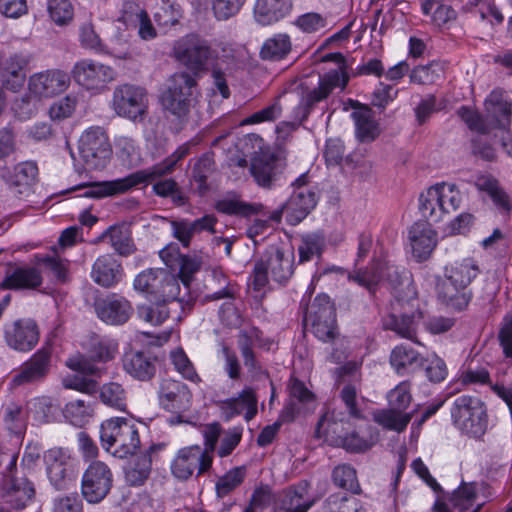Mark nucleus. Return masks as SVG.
Segmentation results:
<instances>
[{"instance_id":"obj_58","label":"nucleus","mask_w":512,"mask_h":512,"mask_svg":"<svg viewBox=\"0 0 512 512\" xmlns=\"http://www.w3.org/2000/svg\"><path fill=\"white\" fill-rule=\"evenodd\" d=\"M170 359L174 368L179 372L185 379L192 382H199L200 378L183 349L177 348L170 353Z\"/></svg>"},{"instance_id":"obj_13","label":"nucleus","mask_w":512,"mask_h":512,"mask_svg":"<svg viewBox=\"0 0 512 512\" xmlns=\"http://www.w3.org/2000/svg\"><path fill=\"white\" fill-rule=\"evenodd\" d=\"M72 76L74 81L86 91L101 94L116 79V71L110 65L86 58L74 64Z\"/></svg>"},{"instance_id":"obj_19","label":"nucleus","mask_w":512,"mask_h":512,"mask_svg":"<svg viewBox=\"0 0 512 512\" xmlns=\"http://www.w3.org/2000/svg\"><path fill=\"white\" fill-rule=\"evenodd\" d=\"M50 346H43L35 352L11 377L10 386L18 387L42 381L49 372Z\"/></svg>"},{"instance_id":"obj_41","label":"nucleus","mask_w":512,"mask_h":512,"mask_svg":"<svg viewBox=\"0 0 512 512\" xmlns=\"http://www.w3.org/2000/svg\"><path fill=\"white\" fill-rule=\"evenodd\" d=\"M291 39L288 34L279 33L265 40L260 56L264 60H281L291 51Z\"/></svg>"},{"instance_id":"obj_9","label":"nucleus","mask_w":512,"mask_h":512,"mask_svg":"<svg viewBox=\"0 0 512 512\" xmlns=\"http://www.w3.org/2000/svg\"><path fill=\"white\" fill-rule=\"evenodd\" d=\"M349 81L344 65L338 69L331 70L319 77L318 86L305 92L301 98L299 105L295 108V122L281 123V126L287 125L294 129L300 125L309 116L313 107L328 98L335 90H344Z\"/></svg>"},{"instance_id":"obj_10","label":"nucleus","mask_w":512,"mask_h":512,"mask_svg":"<svg viewBox=\"0 0 512 512\" xmlns=\"http://www.w3.org/2000/svg\"><path fill=\"white\" fill-rule=\"evenodd\" d=\"M455 426L471 437H481L487 430L488 419L484 403L477 397L462 395L451 408Z\"/></svg>"},{"instance_id":"obj_4","label":"nucleus","mask_w":512,"mask_h":512,"mask_svg":"<svg viewBox=\"0 0 512 512\" xmlns=\"http://www.w3.org/2000/svg\"><path fill=\"white\" fill-rule=\"evenodd\" d=\"M133 287L156 302L176 301L183 310H190L194 299L192 296H181L178 280L167 269L149 268L136 275Z\"/></svg>"},{"instance_id":"obj_42","label":"nucleus","mask_w":512,"mask_h":512,"mask_svg":"<svg viewBox=\"0 0 512 512\" xmlns=\"http://www.w3.org/2000/svg\"><path fill=\"white\" fill-rule=\"evenodd\" d=\"M419 210L428 221L439 222L443 219L441 202L435 185L420 194Z\"/></svg>"},{"instance_id":"obj_22","label":"nucleus","mask_w":512,"mask_h":512,"mask_svg":"<svg viewBox=\"0 0 512 512\" xmlns=\"http://www.w3.org/2000/svg\"><path fill=\"white\" fill-rule=\"evenodd\" d=\"M222 417L229 421L244 413V419L248 422L257 414L258 399L253 388L245 387L237 397L219 402Z\"/></svg>"},{"instance_id":"obj_52","label":"nucleus","mask_w":512,"mask_h":512,"mask_svg":"<svg viewBox=\"0 0 512 512\" xmlns=\"http://www.w3.org/2000/svg\"><path fill=\"white\" fill-rule=\"evenodd\" d=\"M443 76V67L440 63L431 62L427 65L415 67L410 73V81L418 85H431Z\"/></svg>"},{"instance_id":"obj_63","label":"nucleus","mask_w":512,"mask_h":512,"mask_svg":"<svg viewBox=\"0 0 512 512\" xmlns=\"http://www.w3.org/2000/svg\"><path fill=\"white\" fill-rule=\"evenodd\" d=\"M139 317L152 325L162 324L169 316V310L163 302L156 305H145L138 309Z\"/></svg>"},{"instance_id":"obj_8","label":"nucleus","mask_w":512,"mask_h":512,"mask_svg":"<svg viewBox=\"0 0 512 512\" xmlns=\"http://www.w3.org/2000/svg\"><path fill=\"white\" fill-rule=\"evenodd\" d=\"M102 447L119 458L136 453L140 446L138 429L127 418L117 417L104 421L100 428Z\"/></svg>"},{"instance_id":"obj_15","label":"nucleus","mask_w":512,"mask_h":512,"mask_svg":"<svg viewBox=\"0 0 512 512\" xmlns=\"http://www.w3.org/2000/svg\"><path fill=\"white\" fill-rule=\"evenodd\" d=\"M112 105L117 115L133 122L142 121L148 110L146 90L132 84H123L115 88Z\"/></svg>"},{"instance_id":"obj_35","label":"nucleus","mask_w":512,"mask_h":512,"mask_svg":"<svg viewBox=\"0 0 512 512\" xmlns=\"http://www.w3.org/2000/svg\"><path fill=\"white\" fill-rule=\"evenodd\" d=\"M41 284L42 275L39 266H23L8 272L2 282V287L6 289H35Z\"/></svg>"},{"instance_id":"obj_14","label":"nucleus","mask_w":512,"mask_h":512,"mask_svg":"<svg viewBox=\"0 0 512 512\" xmlns=\"http://www.w3.org/2000/svg\"><path fill=\"white\" fill-rule=\"evenodd\" d=\"M113 481L111 468L103 461L93 460L82 475V496L88 503H100L109 494Z\"/></svg>"},{"instance_id":"obj_5","label":"nucleus","mask_w":512,"mask_h":512,"mask_svg":"<svg viewBox=\"0 0 512 512\" xmlns=\"http://www.w3.org/2000/svg\"><path fill=\"white\" fill-rule=\"evenodd\" d=\"M230 49L221 45H210L196 34H188L173 45L174 57L189 70L201 72L208 65L227 61Z\"/></svg>"},{"instance_id":"obj_50","label":"nucleus","mask_w":512,"mask_h":512,"mask_svg":"<svg viewBox=\"0 0 512 512\" xmlns=\"http://www.w3.org/2000/svg\"><path fill=\"white\" fill-rule=\"evenodd\" d=\"M101 401L116 410L124 411L127 406V396L123 387L115 382L104 384L100 389Z\"/></svg>"},{"instance_id":"obj_6","label":"nucleus","mask_w":512,"mask_h":512,"mask_svg":"<svg viewBox=\"0 0 512 512\" xmlns=\"http://www.w3.org/2000/svg\"><path fill=\"white\" fill-rule=\"evenodd\" d=\"M198 96L196 80L188 73H175L168 80L167 88L162 93L161 103L179 125L189 119Z\"/></svg>"},{"instance_id":"obj_54","label":"nucleus","mask_w":512,"mask_h":512,"mask_svg":"<svg viewBox=\"0 0 512 512\" xmlns=\"http://www.w3.org/2000/svg\"><path fill=\"white\" fill-rule=\"evenodd\" d=\"M247 0H210L211 10L217 21H227L237 16Z\"/></svg>"},{"instance_id":"obj_45","label":"nucleus","mask_w":512,"mask_h":512,"mask_svg":"<svg viewBox=\"0 0 512 512\" xmlns=\"http://www.w3.org/2000/svg\"><path fill=\"white\" fill-rule=\"evenodd\" d=\"M375 421L386 429L401 432L411 420L410 413H403L393 407L383 409L374 414Z\"/></svg>"},{"instance_id":"obj_40","label":"nucleus","mask_w":512,"mask_h":512,"mask_svg":"<svg viewBox=\"0 0 512 512\" xmlns=\"http://www.w3.org/2000/svg\"><path fill=\"white\" fill-rule=\"evenodd\" d=\"M477 488L473 483H464L458 487L450 498V503L459 512H478L483 503L477 501Z\"/></svg>"},{"instance_id":"obj_17","label":"nucleus","mask_w":512,"mask_h":512,"mask_svg":"<svg viewBox=\"0 0 512 512\" xmlns=\"http://www.w3.org/2000/svg\"><path fill=\"white\" fill-rule=\"evenodd\" d=\"M44 462L50 484L56 490H65L73 480V459L68 450L52 448L45 452Z\"/></svg>"},{"instance_id":"obj_38","label":"nucleus","mask_w":512,"mask_h":512,"mask_svg":"<svg viewBox=\"0 0 512 512\" xmlns=\"http://www.w3.org/2000/svg\"><path fill=\"white\" fill-rule=\"evenodd\" d=\"M485 110L487 115L495 120L496 125L506 126L509 124L511 102L506 99L504 91L493 90L485 100Z\"/></svg>"},{"instance_id":"obj_31","label":"nucleus","mask_w":512,"mask_h":512,"mask_svg":"<svg viewBox=\"0 0 512 512\" xmlns=\"http://www.w3.org/2000/svg\"><path fill=\"white\" fill-rule=\"evenodd\" d=\"M28 63V57L23 54H13L3 62L1 79L6 89L16 92L23 87Z\"/></svg>"},{"instance_id":"obj_12","label":"nucleus","mask_w":512,"mask_h":512,"mask_svg":"<svg viewBox=\"0 0 512 512\" xmlns=\"http://www.w3.org/2000/svg\"><path fill=\"white\" fill-rule=\"evenodd\" d=\"M79 155L86 170H102L110 162L112 147L106 131L99 126L86 129L78 142Z\"/></svg>"},{"instance_id":"obj_44","label":"nucleus","mask_w":512,"mask_h":512,"mask_svg":"<svg viewBox=\"0 0 512 512\" xmlns=\"http://www.w3.org/2000/svg\"><path fill=\"white\" fill-rule=\"evenodd\" d=\"M26 411L14 402L8 403L3 409L2 421L7 430L20 436L26 429Z\"/></svg>"},{"instance_id":"obj_25","label":"nucleus","mask_w":512,"mask_h":512,"mask_svg":"<svg viewBox=\"0 0 512 512\" xmlns=\"http://www.w3.org/2000/svg\"><path fill=\"white\" fill-rule=\"evenodd\" d=\"M124 276L121 263L111 254L99 256L91 270L93 281L105 288H110L119 283Z\"/></svg>"},{"instance_id":"obj_64","label":"nucleus","mask_w":512,"mask_h":512,"mask_svg":"<svg viewBox=\"0 0 512 512\" xmlns=\"http://www.w3.org/2000/svg\"><path fill=\"white\" fill-rule=\"evenodd\" d=\"M79 41L83 48L101 53L104 50V44L95 32L92 23L87 22L79 28Z\"/></svg>"},{"instance_id":"obj_48","label":"nucleus","mask_w":512,"mask_h":512,"mask_svg":"<svg viewBox=\"0 0 512 512\" xmlns=\"http://www.w3.org/2000/svg\"><path fill=\"white\" fill-rule=\"evenodd\" d=\"M35 495L33 484L26 478L15 479L8 492V502L15 508H23Z\"/></svg>"},{"instance_id":"obj_46","label":"nucleus","mask_w":512,"mask_h":512,"mask_svg":"<svg viewBox=\"0 0 512 512\" xmlns=\"http://www.w3.org/2000/svg\"><path fill=\"white\" fill-rule=\"evenodd\" d=\"M325 248V236L320 232L303 235L298 247L300 262H307L320 257Z\"/></svg>"},{"instance_id":"obj_16","label":"nucleus","mask_w":512,"mask_h":512,"mask_svg":"<svg viewBox=\"0 0 512 512\" xmlns=\"http://www.w3.org/2000/svg\"><path fill=\"white\" fill-rule=\"evenodd\" d=\"M294 190L283 205L287 221L296 225L301 222L315 207L318 196L315 188L308 184L307 175H300L293 183Z\"/></svg>"},{"instance_id":"obj_29","label":"nucleus","mask_w":512,"mask_h":512,"mask_svg":"<svg viewBox=\"0 0 512 512\" xmlns=\"http://www.w3.org/2000/svg\"><path fill=\"white\" fill-rule=\"evenodd\" d=\"M353 107L355 110L352 112L351 117L355 124L356 138L362 143L374 141L379 136L380 129L372 109L358 102H355Z\"/></svg>"},{"instance_id":"obj_62","label":"nucleus","mask_w":512,"mask_h":512,"mask_svg":"<svg viewBox=\"0 0 512 512\" xmlns=\"http://www.w3.org/2000/svg\"><path fill=\"white\" fill-rule=\"evenodd\" d=\"M412 396L410 393V384L406 381L398 384L388 394L389 406L393 407L404 413L406 408L410 405Z\"/></svg>"},{"instance_id":"obj_53","label":"nucleus","mask_w":512,"mask_h":512,"mask_svg":"<svg viewBox=\"0 0 512 512\" xmlns=\"http://www.w3.org/2000/svg\"><path fill=\"white\" fill-rule=\"evenodd\" d=\"M47 10L52 21L58 26L69 24L74 17V8L69 0H47Z\"/></svg>"},{"instance_id":"obj_37","label":"nucleus","mask_w":512,"mask_h":512,"mask_svg":"<svg viewBox=\"0 0 512 512\" xmlns=\"http://www.w3.org/2000/svg\"><path fill=\"white\" fill-rule=\"evenodd\" d=\"M422 319L423 313L417 309L411 314H391L384 320L383 326L386 330H391L402 338L415 341L417 327Z\"/></svg>"},{"instance_id":"obj_23","label":"nucleus","mask_w":512,"mask_h":512,"mask_svg":"<svg viewBox=\"0 0 512 512\" xmlns=\"http://www.w3.org/2000/svg\"><path fill=\"white\" fill-rule=\"evenodd\" d=\"M97 316L105 323L122 325L126 323L133 313L131 303L124 297L112 294L96 302Z\"/></svg>"},{"instance_id":"obj_55","label":"nucleus","mask_w":512,"mask_h":512,"mask_svg":"<svg viewBox=\"0 0 512 512\" xmlns=\"http://www.w3.org/2000/svg\"><path fill=\"white\" fill-rule=\"evenodd\" d=\"M202 262L196 256H181L179 258V278L184 285V294L185 298H188L189 295V286L190 282L193 279V276L199 271L201 268Z\"/></svg>"},{"instance_id":"obj_24","label":"nucleus","mask_w":512,"mask_h":512,"mask_svg":"<svg viewBox=\"0 0 512 512\" xmlns=\"http://www.w3.org/2000/svg\"><path fill=\"white\" fill-rule=\"evenodd\" d=\"M289 402L280 415L281 422H290L296 415L314 409V395L297 379H291L289 385Z\"/></svg>"},{"instance_id":"obj_56","label":"nucleus","mask_w":512,"mask_h":512,"mask_svg":"<svg viewBox=\"0 0 512 512\" xmlns=\"http://www.w3.org/2000/svg\"><path fill=\"white\" fill-rule=\"evenodd\" d=\"M332 479L333 482L341 488L352 492H357L359 490L356 470L348 464H342L335 467L332 472Z\"/></svg>"},{"instance_id":"obj_43","label":"nucleus","mask_w":512,"mask_h":512,"mask_svg":"<svg viewBox=\"0 0 512 512\" xmlns=\"http://www.w3.org/2000/svg\"><path fill=\"white\" fill-rule=\"evenodd\" d=\"M260 205L250 204L242 201L237 196H226L216 202L215 208L218 212L235 215V216H249L258 213Z\"/></svg>"},{"instance_id":"obj_32","label":"nucleus","mask_w":512,"mask_h":512,"mask_svg":"<svg viewBox=\"0 0 512 512\" xmlns=\"http://www.w3.org/2000/svg\"><path fill=\"white\" fill-rule=\"evenodd\" d=\"M258 331L241 332L238 338V347L243 359V363L251 375L252 380H258L263 376H268L266 370L257 360L253 348L257 345Z\"/></svg>"},{"instance_id":"obj_1","label":"nucleus","mask_w":512,"mask_h":512,"mask_svg":"<svg viewBox=\"0 0 512 512\" xmlns=\"http://www.w3.org/2000/svg\"><path fill=\"white\" fill-rule=\"evenodd\" d=\"M478 262L463 258L449 263L444 268V279L437 285V297L447 308L464 310L472 299L469 285L479 275Z\"/></svg>"},{"instance_id":"obj_39","label":"nucleus","mask_w":512,"mask_h":512,"mask_svg":"<svg viewBox=\"0 0 512 512\" xmlns=\"http://www.w3.org/2000/svg\"><path fill=\"white\" fill-rule=\"evenodd\" d=\"M390 363L398 374H404L422 366V358L412 347L401 344L392 350Z\"/></svg>"},{"instance_id":"obj_61","label":"nucleus","mask_w":512,"mask_h":512,"mask_svg":"<svg viewBox=\"0 0 512 512\" xmlns=\"http://www.w3.org/2000/svg\"><path fill=\"white\" fill-rule=\"evenodd\" d=\"M245 476V469L236 467L229 470L225 475L220 477L216 483L218 495L224 496L230 493L238 485H240Z\"/></svg>"},{"instance_id":"obj_33","label":"nucleus","mask_w":512,"mask_h":512,"mask_svg":"<svg viewBox=\"0 0 512 512\" xmlns=\"http://www.w3.org/2000/svg\"><path fill=\"white\" fill-rule=\"evenodd\" d=\"M123 369L134 379L147 381L155 374L152 359L141 351H127L122 358Z\"/></svg>"},{"instance_id":"obj_28","label":"nucleus","mask_w":512,"mask_h":512,"mask_svg":"<svg viewBox=\"0 0 512 512\" xmlns=\"http://www.w3.org/2000/svg\"><path fill=\"white\" fill-rule=\"evenodd\" d=\"M159 394L161 404L168 411L187 409L190 405L191 393L180 381L163 380Z\"/></svg>"},{"instance_id":"obj_36","label":"nucleus","mask_w":512,"mask_h":512,"mask_svg":"<svg viewBox=\"0 0 512 512\" xmlns=\"http://www.w3.org/2000/svg\"><path fill=\"white\" fill-rule=\"evenodd\" d=\"M278 159L271 153L256 154L251 162L250 171L255 181L263 187H270L278 173Z\"/></svg>"},{"instance_id":"obj_26","label":"nucleus","mask_w":512,"mask_h":512,"mask_svg":"<svg viewBox=\"0 0 512 512\" xmlns=\"http://www.w3.org/2000/svg\"><path fill=\"white\" fill-rule=\"evenodd\" d=\"M38 177V167L33 161L20 162L4 176L9 189L18 195H27L31 192Z\"/></svg>"},{"instance_id":"obj_20","label":"nucleus","mask_w":512,"mask_h":512,"mask_svg":"<svg viewBox=\"0 0 512 512\" xmlns=\"http://www.w3.org/2000/svg\"><path fill=\"white\" fill-rule=\"evenodd\" d=\"M4 339L11 349L29 352L39 341V329L32 319H18L5 325Z\"/></svg>"},{"instance_id":"obj_2","label":"nucleus","mask_w":512,"mask_h":512,"mask_svg":"<svg viewBox=\"0 0 512 512\" xmlns=\"http://www.w3.org/2000/svg\"><path fill=\"white\" fill-rule=\"evenodd\" d=\"M204 447L191 445L179 449L171 462V472L179 480L189 479L195 471L197 475L207 472L213 463V453L221 435V424L207 423L201 426Z\"/></svg>"},{"instance_id":"obj_27","label":"nucleus","mask_w":512,"mask_h":512,"mask_svg":"<svg viewBox=\"0 0 512 512\" xmlns=\"http://www.w3.org/2000/svg\"><path fill=\"white\" fill-rule=\"evenodd\" d=\"M292 8V0H256L253 15L258 24L268 26L287 17Z\"/></svg>"},{"instance_id":"obj_51","label":"nucleus","mask_w":512,"mask_h":512,"mask_svg":"<svg viewBox=\"0 0 512 512\" xmlns=\"http://www.w3.org/2000/svg\"><path fill=\"white\" fill-rule=\"evenodd\" d=\"M323 512H366V510L357 498L334 494L325 501Z\"/></svg>"},{"instance_id":"obj_18","label":"nucleus","mask_w":512,"mask_h":512,"mask_svg":"<svg viewBox=\"0 0 512 512\" xmlns=\"http://www.w3.org/2000/svg\"><path fill=\"white\" fill-rule=\"evenodd\" d=\"M70 76L60 69H48L32 74L28 80L31 94L39 98H51L65 92L70 86Z\"/></svg>"},{"instance_id":"obj_49","label":"nucleus","mask_w":512,"mask_h":512,"mask_svg":"<svg viewBox=\"0 0 512 512\" xmlns=\"http://www.w3.org/2000/svg\"><path fill=\"white\" fill-rule=\"evenodd\" d=\"M104 237L109 238V243L121 256H129L135 251L129 231L122 227H110Z\"/></svg>"},{"instance_id":"obj_30","label":"nucleus","mask_w":512,"mask_h":512,"mask_svg":"<svg viewBox=\"0 0 512 512\" xmlns=\"http://www.w3.org/2000/svg\"><path fill=\"white\" fill-rule=\"evenodd\" d=\"M313 504L308 493V483L301 482L283 493L274 512H307Z\"/></svg>"},{"instance_id":"obj_57","label":"nucleus","mask_w":512,"mask_h":512,"mask_svg":"<svg viewBox=\"0 0 512 512\" xmlns=\"http://www.w3.org/2000/svg\"><path fill=\"white\" fill-rule=\"evenodd\" d=\"M243 429L241 427H232L224 431L221 427V435L219 447L215 449L217 455L221 458L229 456L233 450L239 445L242 439Z\"/></svg>"},{"instance_id":"obj_11","label":"nucleus","mask_w":512,"mask_h":512,"mask_svg":"<svg viewBox=\"0 0 512 512\" xmlns=\"http://www.w3.org/2000/svg\"><path fill=\"white\" fill-rule=\"evenodd\" d=\"M304 325L323 342L333 341L338 336L335 308L328 295L316 296L305 308Z\"/></svg>"},{"instance_id":"obj_3","label":"nucleus","mask_w":512,"mask_h":512,"mask_svg":"<svg viewBox=\"0 0 512 512\" xmlns=\"http://www.w3.org/2000/svg\"><path fill=\"white\" fill-rule=\"evenodd\" d=\"M189 152L185 145L180 146L174 153L164 159L161 163L151 168L136 171L124 178L93 183L84 186L85 191L82 196L89 198H103L120 193L127 192L131 188L172 173L178 161L183 159Z\"/></svg>"},{"instance_id":"obj_59","label":"nucleus","mask_w":512,"mask_h":512,"mask_svg":"<svg viewBox=\"0 0 512 512\" xmlns=\"http://www.w3.org/2000/svg\"><path fill=\"white\" fill-rule=\"evenodd\" d=\"M68 265L69 262L67 260H63L57 256H47L38 261L41 272H51L55 279L60 282H65L68 278Z\"/></svg>"},{"instance_id":"obj_21","label":"nucleus","mask_w":512,"mask_h":512,"mask_svg":"<svg viewBox=\"0 0 512 512\" xmlns=\"http://www.w3.org/2000/svg\"><path fill=\"white\" fill-rule=\"evenodd\" d=\"M409 247L417 262L427 260L437 246V232L428 221L413 223L407 235Z\"/></svg>"},{"instance_id":"obj_60","label":"nucleus","mask_w":512,"mask_h":512,"mask_svg":"<svg viewBox=\"0 0 512 512\" xmlns=\"http://www.w3.org/2000/svg\"><path fill=\"white\" fill-rule=\"evenodd\" d=\"M161 5L155 13V19L160 25L172 26L182 17L180 6L170 0H160Z\"/></svg>"},{"instance_id":"obj_47","label":"nucleus","mask_w":512,"mask_h":512,"mask_svg":"<svg viewBox=\"0 0 512 512\" xmlns=\"http://www.w3.org/2000/svg\"><path fill=\"white\" fill-rule=\"evenodd\" d=\"M435 188L438 191L443 217L460 207L462 195L455 184L442 182L435 184Z\"/></svg>"},{"instance_id":"obj_34","label":"nucleus","mask_w":512,"mask_h":512,"mask_svg":"<svg viewBox=\"0 0 512 512\" xmlns=\"http://www.w3.org/2000/svg\"><path fill=\"white\" fill-rule=\"evenodd\" d=\"M271 278L278 283H285L293 274V254L285 255L277 248L268 250L263 258Z\"/></svg>"},{"instance_id":"obj_7","label":"nucleus","mask_w":512,"mask_h":512,"mask_svg":"<svg viewBox=\"0 0 512 512\" xmlns=\"http://www.w3.org/2000/svg\"><path fill=\"white\" fill-rule=\"evenodd\" d=\"M346 415L342 411L327 408L326 412L318 421L316 435L325 437L326 440L350 452H364L371 448L375 439L370 436H360L358 432L346 433Z\"/></svg>"}]
</instances>
